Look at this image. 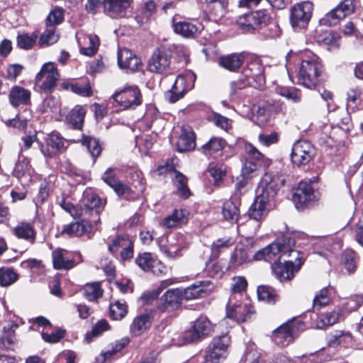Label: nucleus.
Segmentation results:
<instances>
[{
  "mask_svg": "<svg viewBox=\"0 0 363 363\" xmlns=\"http://www.w3.org/2000/svg\"><path fill=\"white\" fill-rule=\"evenodd\" d=\"M172 27L176 34L186 38H194L203 29L201 23L196 25L190 21H178L177 16L172 18Z\"/></svg>",
  "mask_w": 363,
  "mask_h": 363,
  "instance_id": "nucleus-25",
  "label": "nucleus"
},
{
  "mask_svg": "<svg viewBox=\"0 0 363 363\" xmlns=\"http://www.w3.org/2000/svg\"><path fill=\"white\" fill-rule=\"evenodd\" d=\"M64 250L57 248L52 252V267L56 270L68 271L73 269L77 263L83 262V257L80 252L77 253V260L65 257Z\"/></svg>",
  "mask_w": 363,
  "mask_h": 363,
  "instance_id": "nucleus-28",
  "label": "nucleus"
},
{
  "mask_svg": "<svg viewBox=\"0 0 363 363\" xmlns=\"http://www.w3.org/2000/svg\"><path fill=\"white\" fill-rule=\"evenodd\" d=\"M86 114V109L84 106L76 105L66 116L67 124L71 129L82 130Z\"/></svg>",
  "mask_w": 363,
  "mask_h": 363,
  "instance_id": "nucleus-35",
  "label": "nucleus"
},
{
  "mask_svg": "<svg viewBox=\"0 0 363 363\" xmlns=\"http://www.w3.org/2000/svg\"><path fill=\"white\" fill-rule=\"evenodd\" d=\"M184 84L185 78L182 75L177 76L171 89L166 92L169 102L175 103L183 98L185 94Z\"/></svg>",
  "mask_w": 363,
  "mask_h": 363,
  "instance_id": "nucleus-44",
  "label": "nucleus"
},
{
  "mask_svg": "<svg viewBox=\"0 0 363 363\" xmlns=\"http://www.w3.org/2000/svg\"><path fill=\"white\" fill-rule=\"evenodd\" d=\"M60 79V73L53 62H46L43 65L40 72L35 77V85L41 93L52 94Z\"/></svg>",
  "mask_w": 363,
  "mask_h": 363,
  "instance_id": "nucleus-10",
  "label": "nucleus"
},
{
  "mask_svg": "<svg viewBox=\"0 0 363 363\" xmlns=\"http://www.w3.org/2000/svg\"><path fill=\"white\" fill-rule=\"evenodd\" d=\"M222 214L225 220L236 223L240 217L239 207L231 199L226 200L222 206Z\"/></svg>",
  "mask_w": 363,
  "mask_h": 363,
  "instance_id": "nucleus-47",
  "label": "nucleus"
},
{
  "mask_svg": "<svg viewBox=\"0 0 363 363\" xmlns=\"http://www.w3.org/2000/svg\"><path fill=\"white\" fill-rule=\"evenodd\" d=\"M314 39L320 46L325 47L328 51L333 52L340 48V35L330 30H316Z\"/></svg>",
  "mask_w": 363,
  "mask_h": 363,
  "instance_id": "nucleus-27",
  "label": "nucleus"
},
{
  "mask_svg": "<svg viewBox=\"0 0 363 363\" xmlns=\"http://www.w3.org/2000/svg\"><path fill=\"white\" fill-rule=\"evenodd\" d=\"M271 208L272 207L255 197L247 211V215L250 219L260 223L267 218Z\"/></svg>",
  "mask_w": 363,
  "mask_h": 363,
  "instance_id": "nucleus-37",
  "label": "nucleus"
},
{
  "mask_svg": "<svg viewBox=\"0 0 363 363\" xmlns=\"http://www.w3.org/2000/svg\"><path fill=\"white\" fill-rule=\"evenodd\" d=\"M8 97L10 104L14 108L31 105V92L23 86L18 85L12 86Z\"/></svg>",
  "mask_w": 363,
  "mask_h": 363,
  "instance_id": "nucleus-31",
  "label": "nucleus"
},
{
  "mask_svg": "<svg viewBox=\"0 0 363 363\" xmlns=\"http://www.w3.org/2000/svg\"><path fill=\"white\" fill-rule=\"evenodd\" d=\"M152 323V317L150 313H143L137 315L130 326V333L135 337L140 336L148 330Z\"/></svg>",
  "mask_w": 363,
  "mask_h": 363,
  "instance_id": "nucleus-38",
  "label": "nucleus"
},
{
  "mask_svg": "<svg viewBox=\"0 0 363 363\" xmlns=\"http://www.w3.org/2000/svg\"><path fill=\"white\" fill-rule=\"evenodd\" d=\"M38 35L33 33L30 35L28 33L20 34L17 36V45L21 49L30 50L35 44Z\"/></svg>",
  "mask_w": 363,
  "mask_h": 363,
  "instance_id": "nucleus-60",
  "label": "nucleus"
},
{
  "mask_svg": "<svg viewBox=\"0 0 363 363\" xmlns=\"http://www.w3.org/2000/svg\"><path fill=\"white\" fill-rule=\"evenodd\" d=\"M235 23L242 33H257L264 40L274 39L281 34L279 23L265 9L245 12L238 16Z\"/></svg>",
  "mask_w": 363,
  "mask_h": 363,
  "instance_id": "nucleus-1",
  "label": "nucleus"
},
{
  "mask_svg": "<svg viewBox=\"0 0 363 363\" xmlns=\"http://www.w3.org/2000/svg\"><path fill=\"white\" fill-rule=\"evenodd\" d=\"M72 143H80L90 154L94 162L101 156L103 147L100 139L92 135L82 133L77 139L71 140Z\"/></svg>",
  "mask_w": 363,
  "mask_h": 363,
  "instance_id": "nucleus-29",
  "label": "nucleus"
},
{
  "mask_svg": "<svg viewBox=\"0 0 363 363\" xmlns=\"http://www.w3.org/2000/svg\"><path fill=\"white\" fill-rule=\"evenodd\" d=\"M106 199H102L91 190L85 191L82 200V211L89 216L96 215L100 220L99 215L104 210Z\"/></svg>",
  "mask_w": 363,
  "mask_h": 363,
  "instance_id": "nucleus-19",
  "label": "nucleus"
},
{
  "mask_svg": "<svg viewBox=\"0 0 363 363\" xmlns=\"http://www.w3.org/2000/svg\"><path fill=\"white\" fill-rule=\"evenodd\" d=\"M240 363H263L262 355L254 344L247 346Z\"/></svg>",
  "mask_w": 363,
  "mask_h": 363,
  "instance_id": "nucleus-55",
  "label": "nucleus"
},
{
  "mask_svg": "<svg viewBox=\"0 0 363 363\" xmlns=\"http://www.w3.org/2000/svg\"><path fill=\"white\" fill-rule=\"evenodd\" d=\"M315 155V146L309 140L301 139L294 143L290 157L293 165L300 168L313 161Z\"/></svg>",
  "mask_w": 363,
  "mask_h": 363,
  "instance_id": "nucleus-12",
  "label": "nucleus"
},
{
  "mask_svg": "<svg viewBox=\"0 0 363 363\" xmlns=\"http://www.w3.org/2000/svg\"><path fill=\"white\" fill-rule=\"evenodd\" d=\"M323 66L316 55L302 59L297 76L298 84L309 89H315L321 84Z\"/></svg>",
  "mask_w": 363,
  "mask_h": 363,
  "instance_id": "nucleus-3",
  "label": "nucleus"
},
{
  "mask_svg": "<svg viewBox=\"0 0 363 363\" xmlns=\"http://www.w3.org/2000/svg\"><path fill=\"white\" fill-rule=\"evenodd\" d=\"M17 238L34 244L37 238V230L33 222L21 221L12 230Z\"/></svg>",
  "mask_w": 363,
  "mask_h": 363,
  "instance_id": "nucleus-32",
  "label": "nucleus"
},
{
  "mask_svg": "<svg viewBox=\"0 0 363 363\" xmlns=\"http://www.w3.org/2000/svg\"><path fill=\"white\" fill-rule=\"evenodd\" d=\"M279 190L278 179L265 174L259 184L255 197L272 207Z\"/></svg>",
  "mask_w": 363,
  "mask_h": 363,
  "instance_id": "nucleus-16",
  "label": "nucleus"
},
{
  "mask_svg": "<svg viewBox=\"0 0 363 363\" xmlns=\"http://www.w3.org/2000/svg\"><path fill=\"white\" fill-rule=\"evenodd\" d=\"M255 312L254 306L248 303H235L232 305L228 303L226 306L225 317L238 323H241L250 320Z\"/></svg>",
  "mask_w": 363,
  "mask_h": 363,
  "instance_id": "nucleus-22",
  "label": "nucleus"
},
{
  "mask_svg": "<svg viewBox=\"0 0 363 363\" xmlns=\"http://www.w3.org/2000/svg\"><path fill=\"white\" fill-rule=\"evenodd\" d=\"M172 58V50L165 47L157 48L147 63V70L152 73L162 74L169 67Z\"/></svg>",
  "mask_w": 363,
  "mask_h": 363,
  "instance_id": "nucleus-17",
  "label": "nucleus"
},
{
  "mask_svg": "<svg viewBox=\"0 0 363 363\" xmlns=\"http://www.w3.org/2000/svg\"><path fill=\"white\" fill-rule=\"evenodd\" d=\"M277 93L293 103H300L302 99L301 91L295 87H278Z\"/></svg>",
  "mask_w": 363,
  "mask_h": 363,
  "instance_id": "nucleus-57",
  "label": "nucleus"
},
{
  "mask_svg": "<svg viewBox=\"0 0 363 363\" xmlns=\"http://www.w3.org/2000/svg\"><path fill=\"white\" fill-rule=\"evenodd\" d=\"M314 11V4L309 1H302L295 4L289 10L290 24L294 30L308 28Z\"/></svg>",
  "mask_w": 363,
  "mask_h": 363,
  "instance_id": "nucleus-8",
  "label": "nucleus"
},
{
  "mask_svg": "<svg viewBox=\"0 0 363 363\" xmlns=\"http://www.w3.org/2000/svg\"><path fill=\"white\" fill-rule=\"evenodd\" d=\"M259 301L269 305H274L279 299V295L276 289L269 285H260L257 289Z\"/></svg>",
  "mask_w": 363,
  "mask_h": 363,
  "instance_id": "nucleus-42",
  "label": "nucleus"
},
{
  "mask_svg": "<svg viewBox=\"0 0 363 363\" xmlns=\"http://www.w3.org/2000/svg\"><path fill=\"white\" fill-rule=\"evenodd\" d=\"M227 144L226 140L223 138L212 136L198 150L208 159H216L218 155H222L223 150L225 149Z\"/></svg>",
  "mask_w": 363,
  "mask_h": 363,
  "instance_id": "nucleus-26",
  "label": "nucleus"
},
{
  "mask_svg": "<svg viewBox=\"0 0 363 363\" xmlns=\"http://www.w3.org/2000/svg\"><path fill=\"white\" fill-rule=\"evenodd\" d=\"M359 257L352 250H345L341 255V263L349 274H353L357 270V263Z\"/></svg>",
  "mask_w": 363,
  "mask_h": 363,
  "instance_id": "nucleus-52",
  "label": "nucleus"
},
{
  "mask_svg": "<svg viewBox=\"0 0 363 363\" xmlns=\"http://www.w3.org/2000/svg\"><path fill=\"white\" fill-rule=\"evenodd\" d=\"M304 327L305 324L301 320H289L273 331L272 339L278 345L287 346L292 342L294 337L298 335L300 330L304 329Z\"/></svg>",
  "mask_w": 363,
  "mask_h": 363,
  "instance_id": "nucleus-13",
  "label": "nucleus"
},
{
  "mask_svg": "<svg viewBox=\"0 0 363 363\" xmlns=\"http://www.w3.org/2000/svg\"><path fill=\"white\" fill-rule=\"evenodd\" d=\"M245 157L241 170L244 177H251L254 172L262 168L266 169L272 164V160L250 143L245 144Z\"/></svg>",
  "mask_w": 363,
  "mask_h": 363,
  "instance_id": "nucleus-6",
  "label": "nucleus"
},
{
  "mask_svg": "<svg viewBox=\"0 0 363 363\" xmlns=\"http://www.w3.org/2000/svg\"><path fill=\"white\" fill-rule=\"evenodd\" d=\"M344 315L341 309H335L330 312L323 313L318 323V327L323 328L337 323L339 320H343Z\"/></svg>",
  "mask_w": 363,
  "mask_h": 363,
  "instance_id": "nucleus-49",
  "label": "nucleus"
},
{
  "mask_svg": "<svg viewBox=\"0 0 363 363\" xmlns=\"http://www.w3.org/2000/svg\"><path fill=\"white\" fill-rule=\"evenodd\" d=\"M213 331V324L205 315H200L191 326L183 333L186 344L196 343L208 337Z\"/></svg>",
  "mask_w": 363,
  "mask_h": 363,
  "instance_id": "nucleus-11",
  "label": "nucleus"
},
{
  "mask_svg": "<svg viewBox=\"0 0 363 363\" xmlns=\"http://www.w3.org/2000/svg\"><path fill=\"white\" fill-rule=\"evenodd\" d=\"M93 225L91 221L86 219L72 221L62 226L61 235L69 238H79L86 235L87 238H91L94 235Z\"/></svg>",
  "mask_w": 363,
  "mask_h": 363,
  "instance_id": "nucleus-20",
  "label": "nucleus"
},
{
  "mask_svg": "<svg viewBox=\"0 0 363 363\" xmlns=\"http://www.w3.org/2000/svg\"><path fill=\"white\" fill-rule=\"evenodd\" d=\"M189 212L186 209H175L171 215L164 218L162 223L164 226L172 228L186 224Z\"/></svg>",
  "mask_w": 363,
  "mask_h": 363,
  "instance_id": "nucleus-39",
  "label": "nucleus"
},
{
  "mask_svg": "<svg viewBox=\"0 0 363 363\" xmlns=\"http://www.w3.org/2000/svg\"><path fill=\"white\" fill-rule=\"evenodd\" d=\"M233 245L234 241L231 238H218L213 241L211 246L209 260L216 261L225 250L228 249Z\"/></svg>",
  "mask_w": 363,
  "mask_h": 363,
  "instance_id": "nucleus-45",
  "label": "nucleus"
},
{
  "mask_svg": "<svg viewBox=\"0 0 363 363\" xmlns=\"http://www.w3.org/2000/svg\"><path fill=\"white\" fill-rule=\"evenodd\" d=\"M116 170V167H108L101 176L103 182L113 190L122 182L117 177Z\"/></svg>",
  "mask_w": 363,
  "mask_h": 363,
  "instance_id": "nucleus-63",
  "label": "nucleus"
},
{
  "mask_svg": "<svg viewBox=\"0 0 363 363\" xmlns=\"http://www.w3.org/2000/svg\"><path fill=\"white\" fill-rule=\"evenodd\" d=\"M201 284L202 282L200 281L199 284H194L184 289L180 288L183 300H191L203 297L206 294V290L203 289Z\"/></svg>",
  "mask_w": 363,
  "mask_h": 363,
  "instance_id": "nucleus-53",
  "label": "nucleus"
},
{
  "mask_svg": "<svg viewBox=\"0 0 363 363\" xmlns=\"http://www.w3.org/2000/svg\"><path fill=\"white\" fill-rule=\"evenodd\" d=\"M318 181V176L304 179L291 189V200L296 209L303 211L314 206L318 201L313 184Z\"/></svg>",
  "mask_w": 363,
  "mask_h": 363,
  "instance_id": "nucleus-5",
  "label": "nucleus"
},
{
  "mask_svg": "<svg viewBox=\"0 0 363 363\" xmlns=\"http://www.w3.org/2000/svg\"><path fill=\"white\" fill-rule=\"evenodd\" d=\"M358 3V0H340L335 8L320 19V24L325 26L339 24L342 20L355 13Z\"/></svg>",
  "mask_w": 363,
  "mask_h": 363,
  "instance_id": "nucleus-9",
  "label": "nucleus"
},
{
  "mask_svg": "<svg viewBox=\"0 0 363 363\" xmlns=\"http://www.w3.org/2000/svg\"><path fill=\"white\" fill-rule=\"evenodd\" d=\"M206 119L208 122L213 123L216 127L225 131H228L232 128L230 119L218 113L212 111V113L208 116Z\"/></svg>",
  "mask_w": 363,
  "mask_h": 363,
  "instance_id": "nucleus-58",
  "label": "nucleus"
},
{
  "mask_svg": "<svg viewBox=\"0 0 363 363\" xmlns=\"http://www.w3.org/2000/svg\"><path fill=\"white\" fill-rule=\"evenodd\" d=\"M118 64L121 68L129 69L132 72L139 70L143 66L140 58L126 48L118 52Z\"/></svg>",
  "mask_w": 363,
  "mask_h": 363,
  "instance_id": "nucleus-30",
  "label": "nucleus"
},
{
  "mask_svg": "<svg viewBox=\"0 0 363 363\" xmlns=\"http://www.w3.org/2000/svg\"><path fill=\"white\" fill-rule=\"evenodd\" d=\"M40 150L47 158H54L66 151L65 140L61 134L53 130L47 134L43 143H39Z\"/></svg>",
  "mask_w": 363,
  "mask_h": 363,
  "instance_id": "nucleus-14",
  "label": "nucleus"
},
{
  "mask_svg": "<svg viewBox=\"0 0 363 363\" xmlns=\"http://www.w3.org/2000/svg\"><path fill=\"white\" fill-rule=\"evenodd\" d=\"M110 317L115 320L123 319L128 313V306L117 301L111 304L109 308Z\"/></svg>",
  "mask_w": 363,
  "mask_h": 363,
  "instance_id": "nucleus-61",
  "label": "nucleus"
},
{
  "mask_svg": "<svg viewBox=\"0 0 363 363\" xmlns=\"http://www.w3.org/2000/svg\"><path fill=\"white\" fill-rule=\"evenodd\" d=\"M15 331L12 328H4L3 334L0 337V348L11 350L15 340Z\"/></svg>",
  "mask_w": 363,
  "mask_h": 363,
  "instance_id": "nucleus-62",
  "label": "nucleus"
},
{
  "mask_svg": "<svg viewBox=\"0 0 363 363\" xmlns=\"http://www.w3.org/2000/svg\"><path fill=\"white\" fill-rule=\"evenodd\" d=\"M196 135L189 126L182 128V133L177 143V150L179 152L194 150L196 148Z\"/></svg>",
  "mask_w": 363,
  "mask_h": 363,
  "instance_id": "nucleus-34",
  "label": "nucleus"
},
{
  "mask_svg": "<svg viewBox=\"0 0 363 363\" xmlns=\"http://www.w3.org/2000/svg\"><path fill=\"white\" fill-rule=\"evenodd\" d=\"M133 0H103L104 13L112 18H121L126 16L133 9Z\"/></svg>",
  "mask_w": 363,
  "mask_h": 363,
  "instance_id": "nucleus-23",
  "label": "nucleus"
},
{
  "mask_svg": "<svg viewBox=\"0 0 363 363\" xmlns=\"http://www.w3.org/2000/svg\"><path fill=\"white\" fill-rule=\"evenodd\" d=\"M104 290L100 282L87 283L83 287L84 296L89 301H96L102 297Z\"/></svg>",
  "mask_w": 363,
  "mask_h": 363,
  "instance_id": "nucleus-51",
  "label": "nucleus"
},
{
  "mask_svg": "<svg viewBox=\"0 0 363 363\" xmlns=\"http://www.w3.org/2000/svg\"><path fill=\"white\" fill-rule=\"evenodd\" d=\"M250 53L245 51L233 52L218 57V65L223 69L231 72H238L247 60Z\"/></svg>",
  "mask_w": 363,
  "mask_h": 363,
  "instance_id": "nucleus-24",
  "label": "nucleus"
},
{
  "mask_svg": "<svg viewBox=\"0 0 363 363\" xmlns=\"http://www.w3.org/2000/svg\"><path fill=\"white\" fill-rule=\"evenodd\" d=\"M135 264L145 272H152L156 276L165 274L166 266L151 252H140L135 258Z\"/></svg>",
  "mask_w": 363,
  "mask_h": 363,
  "instance_id": "nucleus-18",
  "label": "nucleus"
},
{
  "mask_svg": "<svg viewBox=\"0 0 363 363\" xmlns=\"http://www.w3.org/2000/svg\"><path fill=\"white\" fill-rule=\"evenodd\" d=\"M296 240L289 234H284L273 242L259 250L253 256L257 261H265L272 263L279 256L283 257L294 250Z\"/></svg>",
  "mask_w": 363,
  "mask_h": 363,
  "instance_id": "nucleus-4",
  "label": "nucleus"
},
{
  "mask_svg": "<svg viewBox=\"0 0 363 363\" xmlns=\"http://www.w3.org/2000/svg\"><path fill=\"white\" fill-rule=\"evenodd\" d=\"M251 85V81L244 77L230 82L229 86V96L231 101H238L242 96V91Z\"/></svg>",
  "mask_w": 363,
  "mask_h": 363,
  "instance_id": "nucleus-43",
  "label": "nucleus"
},
{
  "mask_svg": "<svg viewBox=\"0 0 363 363\" xmlns=\"http://www.w3.org/2000/svg\"><path fill=\"white\" fill-rule=\"evenodd\" d=\"M210 342L229 354L232 339L229 332H226L225 333L214 336Z\"/></svg>",
  "mask_w": 363,
  "mask_h": 363,
  "instance_id": "nucleus-59",
  "label": "nucleus"
},
{
  "mask_svg": "<svg viewBox=\"0 0 363 363\" xmlns=\"http://www.w3.org/2000/svg\"><path fill=\"white\" fill-rule=\"evenodd\" d=\"M232 281L230 291L233 294H242L247 291L248 281L244 276H235L232 278Z\"/></svg>",
  "mask_w": 363,
  "mask_h": 363,
  "instance_id": "nucleus-64",
  "label": "nucleus"
},
{
  "mask_svg": "<svg viewBox=\"0 0 363 363\" xmlns=\"http://www.w3.org/2000/svg\"><path fill=\"white\" fill-rule=\"evenodd\" d=\"M227 352H224L216 345L209 342L203 357L202 363H220L224 361L228 356Z\"/></svg>",
  "mask_w": 363,
  "mask_h": 363,
  "instance_id": "nucleus-41",
  "label": "nucleus"
},
{
  "mask_svg": "<svg viewBox=\"0 0 363 363\" xmlns=\"http://www.w3.org/2000/svg\"><path fill=\"white\" fill-rule=\"evenodd\" d=\"M266 111L275 113H284L286 111V105L281 100L273 99L260 101L258 105L257 113L264 115Z\"/></svg>",
  "mask_w": 363,
  "mask_h": 363,
  "instance_id": "nucleus-40",
  "label": "nucleus"
},
{
  "mask_svg": "<svg viewBox=\"0 0 363 363\" xmlns=\"http://www.w3.org/2000/svg\"><path fill=\"white\" fill-rule=\"evenodd\" d=\"M352 341V335L350 332L336 330L327 336V344L330 347H337L342 344L348 345Z\"/></svg>",
  "mask_w": 363,
  "mask_h": 363,
  "instance_id": "nucleus-46",
  "label": "nucleus"
},
{
  "mask_svg": "<svg viewBox=\"0 0 363 363\" xmlns=\"http://www.w3.org/2000/svg\"><path fill=\"white\" fill-rule=\"evenodd\" d=\"M134 248L135 240L125 233L116 235L108 242V252L123 262L130 261L133 257Z\"/></svg>",
  "mask_w": 363,
  "mask_h": 363,
  "instance_id": "nucleus-7",
  "label": "nucleus"
},
{
  "mask_svg": "<svg viewBox=\"0 0 363 363\" xmlns=\"http://www.w3.org/2000/svg\"><path fill=\"white\" fill-rule=\"evenodd\" d=\"M113 191L117 196L129 201H136L140 197L138 193L133 190L130 186L123 182H121L116 188H114Z\"/></svg>",
  "mask_w": 363,
  "mask_h": 363,
  "instance_id": "nucleus-54",
  "label": "nucleus"
},
{
  "mask_svg": "<svg viewBox=\"0 0 363 363\" xmlns=\"http://www.w3.org/2000/svg\"><path fill=\"white\" fill-rule=\"evenodd\" d=\"M286 255L291 259L279 256L270 266L272 276L281 283L291 281L305 262L304 253L300 250L294 249Z\"/></svg>",
  "mask_w": 363,
  "mask_h": 363,
  "instance_id": "nucleus-2",
  "label": "nucleus"
},
{
  "mask_svg": "<svg viewBox=\"0 0 363 363\" xmlns=\"http://www.w3.org/2000/svg\"><path fill=\"white\" fill-rule=\"evenodd\" d=\"M174 183L177 186L176 194L182 199H187L192 193L188 186V178L180 172H177Z\"/></svg>",
  "mask_w": 363,
  "mask_h": 363,
  "instance_id": "nucleus-48",
  "label": "nucleus"
},
{
  "mask_svg": "<svg viewBox=\"0 0 363 363\" xmlns=\"http://www.w3.org/2000/svg\"><path fill=\"white\" fill-rule=\"evenodd\" d=\"M250 262L248 251L245 247H235L231 252L226 270L236 272Z\"/></svg>",
  "mask_w": 363,
  "mask_h": 363,
  "instance_id": "nucleus-36",
  "label": "nucleus"
},
{
  "mask_svg": "<svg viewBox=\"0 0 363 363\" xmlns=\"http://www.w3.org/2000/svg\"><path fill=\"white\" fill-rule=\"evenodd\" d=\"M65 19V10L59 6L52 9L45 19L46 27L49 28L61 24Z\"/></svg>",
  "mask_w": 363,
  "mask_h": 363,
  "instance_id": "nucleus-56",
  "label": "nucleus"
},
{
  "mask_svg": "<svg viewBox=\"0 0 363 363\" xmlns=\"http://www.w3.org/2000/svg\"><path fill=\"white\" fill-rule=\"evenodd\" d=\"M19 274L11 267H0V286L8 287L16 282L19 279Z\"/></svg>",
  "mask_w": 363,
  "mask_h": 363,
  "instance_id": "nucleus-50",
  "label": "nucleus"
},
{
  "mask_svg": "<svg viewBox=\"0 0 363 363\" xmlns=\"http://www.w3.org/2000/svg\"><path fill=\"white\" fill-rule=\"evenodd\" d=\"M112 99L124 109H135L143 101L142 94L138 86H125L122 90L115 92Z\"/></svg>",
  "mask_w": 363,
  "mask_h": 363,
  "instance_id": "nucleus-15",
  "label": "nucleus"
},
{
  "mask_svg": "<svg viewBox=\"0 0 363 363\" xmlns=\"http://www.w3.org/2000/svg\"><path fill=\"white\" fill-rule=\"evenodd\" d=\"M264 67L259 60H255L250 62H247V66L242 72V76L257 82L259 86H262L264 82Z\"/></svg>",
  "mask_w": 363,
  "mask_h": 363,
  "instance_id": "nucleus-33",
  "label": "nucleus"
},
{
  "mask_svg": "<svg viewBox=\"0 0 363 363\" xmlns=\"http://www.w3.org/2000/svg\"><path fill=\"white\" fill-rule=\"evenodd\" d=\"M182 301L181 289H170L159 298L157 308L161 313L174 311L182 306Z\"/></svg>",
  "mask_w": 363,
  "mask_h": 363,
  "instance_id": "nucleus-21",
  "label": "nucleus"
}]
</instances>
